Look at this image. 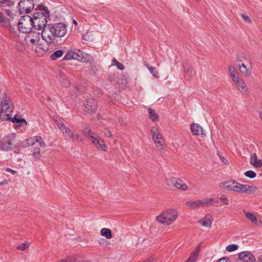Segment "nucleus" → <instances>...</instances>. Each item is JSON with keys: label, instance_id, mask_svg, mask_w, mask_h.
<instances>
[{"label": "nucleus", "instance_id": "f257e3e1", "mask_svg": "<svg viewBox=\"0 0 262 262\" xmlns=\"http://www.w3.org/2000/svg\"><path fill=\"white\" fill-rule=\"evenodd\" d=\"M38 8V11L33 14L31 18L34 28L41 30L46 27L47 19L50 16V12L47 7L42 5H39Z\"/></svg>", "mask_w": 262, "mask_h": 262}, {"label": "nucleus", "instance_id": "f03ea898", "mask_svg": "<svg viewBox=\"0 0 262 262\" xmlns=\"http://www.w3.org/2000/svg\"><path fill=\"white\" fill-rule=\"evenodd\" d=\"M179 216L178 211L174 209H168L163 210L156 216V221L162 225L169 226L173 224Z\"/></svg>", "mask_w": 262, "mask_h": 262}, {"label": "nucleus", "instance_id": "7ed1b4c3", "mask_svg": "<svg viewBox=\"0 0 262 262\" xmlns=\"http://www.w3.org/2000/svg\"><path fill=\"white\" fill-rule=\"evenodd\" d=\"M33 27L31 17L25 15L21 17L18 23V28L23 33H29Z\"/></svg>", "mask_w": 262, "mask_h": 262}, {"label": "nucleus", "instance_id": "20e7f679", "mask_svg": "<svg viewBox=\"0 0 262 262\" xmlns=\"http://www.w3.org/2000/svg\"><path fill=\"white\" fill-rule=\"evenodd\" d=\"M15 134L11 133L3 138L0 143V149L2 150L9 151L15 147L14 144Z\"/></svg>", "mask_w": 262, "mask_h": 262}, {"label": "nucleus", "instance_id": "39448f33", "mask_svg": "<svg viewBox=\"0 0 262 262\" xmlns=\"http://www.w3.org/2000/svg\"><path fill=\"white\" fill-rule=\"evenodd\" d=\"M213 199H204L201 200L189 201L186 202L187 206L190 207L191 209H194L196 208H205L212 205Z\"/></svg>", "mask_w": 262, "mask_h": 262}, {"label": "nucleus", "instance_id": "423d86ee", "mask_svg": "<svg viewBox=\"0 0 262 262\" xmlns=\"http://www.w3.org/2000/svg\"><path fill=\"white\" fill-rule=\"evenodd\" d=\"M51 31L53 32L56 37H62L64 36L67 32V26L63 23H58L54 25H49Z\"/></svg>", "mask_w": 262, "mask_h": 262}, {"label": "nucleus", "instance_id": "0eeeda50", "mask_svg": "<svg viewBox=\"0 0 262 262\" xmlns=\"http://www.w3.org/2000/svg\"><path fill=\"white\" fill-rule=\"evenodd\" d=\"M4 99L1 102L0 116H9L12 112V107L10 100L7 97L6 93L3 94Z\"/></svg>", "mask_w": 262, "mask_h": 262}, {"label": "nucleus", "instance_id": "6e6552de", "mask_svg": "<svg viewBox=\"0 0 262 262\" xmlns=\"http://www.w3.org/2000/svg\"><path fill=\"white\" fill-rule=\"evenodd\" d=\"M34 6L33 0H20L18 3V10L21 14L29 13Z\"/></svg>", "mask_w": 262, "mask_h": 262}, {"label": "nucleus", "instance_id": "1a4fd4ad", "mask_svg": "<svg viewBox=\"0 0 262 262\" xmlns=\"http://www.w3.org/2000/svg\"><path fill=\"white\" fill-rule=\"evenodd\" d=\"M167 185L173 186L176 188L182 191H185L188 189L187 185L181 180L172 178L167 181Z\"/></svg>", "mask_w": 262, "mask_h": 262}, {"label": "nucleus", "instance_id": "9d476101", "mask_svg": "<svg viewBox=\"0 0 262 262\" xmlns=\"http://www.w3.org/2000/svg\"><path fill=\"white\" fill-rule=\"evenodd\" d=\"M23 145L24 147L31 145H39L40 147H45V144L42 141V138L39 136H34L25 140Z\"/></svg>", "mask_w": 262, "mask_h": 262}, {"label": "nucleus", "instance_id": "9b49d317", "mask_svg": "<svg viewBox=\"0 0 262 262\" xmlns=\"http://www.w3.org/2000/svg\"><path fill=\"white\" fill-rule=\"evenodd\" d=\"M56 35L51 31L49 26L44 28L41 32V37L48 44L52 43L55 39Z\"/></svg>", "mask_w": 262, "mask_h": 262}, {"label": "nucleus", "instance_id": "f8f14e48", "mask_svg": "<svg viewBox=\"0 0 262 262\" xmlns=\"http://www.w3.org/2000/svg\"><path fill=\"white\" fill-rule=\"evenodd\" d=\"M238 68L240 72L244 76L249 77L251 76L253 68L251 61H250V63H241V64H238Z\"/></svg>", "mask_w": 262, "mask_h": 262}, {"label": "nucleus", "instance_id": "ddd939ff", "mask_svg": "<svg viewBox=\"0 0 262 262\" xmlns=\"http://www.w3.org/2000/svg\"><path fill=\"white\" fill-rule=\"evenodd\" d=\"M152 139L158 149L160 151L163 150V146L165 142L160 133L154 132L152 134Z\"/></svg>", "mask_w": 262, "mask_h": 262}, {"label": "nucleus", "instance_id": "4468645a", "mask_svg": "<svg viewBox=\"0 0 262 262\" xmlns=\"http://www.w3.org/2000/svg\"><path fill=\"white\" fill-rule=\"evenodd\" d=\"M83 57L82 53L81 51L78 50L77 52H74L70 50L68 51L63 57L64 60H69L71 59L79 60Z\"/></svg>", "mask_w": 262, "mask_h": 262}, {"label": "nucleus", "instance_id": "2eb2a0df", "mask_svg": "<svg viewBox=\"0 0 262 262\" xmlns=\"http://www.w3.org/2000/svg\"><path fill=\"white\" fill-rule=\"evenodd\" d=\"M238 257L244 262H256L255 257L249 251H243L239 253Z\"/></svg>", "mask_w": 262, "mask_h": 262}, {"label": "nucleus", "instance_id": "dca6fc26", "mask_svg": "<svg viewBox=\"0 0 262 262\" xmlns=\"http://www.w3.org/2000/svg\"><path fill=\"white\" fill-rule=\"evenodd\" d=\"M239 193H246L250 194L252 192H255L257 188L255 185H249L247 184H242L239 183Z\"/></svg>", "mask_w": 262, "mask_h": 262}, {"label": "nucleus", "instance_id": "f3484780", "mask_svg": "<svg viewBox=\"0 0 262 262\" xmlns=\"http://www.w3.org/2000/svg\"><path fill=\"white\" fill-rule=\"evenodd\" d=\"M11 121L16 123L14 126L15 129H20L21 127H23V129H26L25 127L27 126V122L25 119L17 118L14 117L11 119Z\"/></svg>", "mask_w": 262, "mask_h": 262}, {"label": "nucleus", "instance_id": "a211bd4d", "mask_svg": "<svg viewBox=\"0 0 262 262\" xmlns=\"http://www.w3.org/2000/svg\"><path fill=\"white\" fill-rule=\"evenodd\" d=\"M97 102L93 99L88 100L84 104V110L86 112L91 113L97 110Z\"/></svg>", "mask_w": 262, "mask_h": 262}, {"label": "nucleus", "instance_id": "6ab92c4d", "mask_svg": "<svg viewBox=\"0 0 262 262\" xmlns=\"http://www.w3.org/2000/svg\"><path fill=\"white\" fill-rule=\"evenodd\" d=\"M213 221V217L210 214H207L199 221V223L204 227H210Z\"/></svg>", "mask_w": 262, "mask_h": 262}, {"label": "nucleus", "instance_id": "aec40b11", "mask_svg": "<svg viewBox=\"0 0 262 262\" xmlns=\"http://www.w3.org/2000/svg\"><path fill=\"white\" fill-rule=\"evenodd\" d=\"M237 89L242 93L246 92L247 90L246 84L242 78H238L233 81Z\"/></svg>", "mask_w": 262, "mask_h": 262}, {"label": "nucleus", "instance_id": "412c9836", "mask_svg": "<svg viewBox=\"0 0 262 262\" xmlns=\"http://www.w3.org/2000/svg\"><path fill=\"white\" fill-rule=\"evenodd\" d=\"M250 163L255 168H259L262 166V159H258L255 153L252 154L250 156Z\"/></svg>", "mask_w": 262, "mask_h": 262}, {"label": "nucleus", "instance_id": "4be33fe9", "mask_svg": "<svg viewBox=\"0 0 262 262\" xmlns=\"http://www.w3.org/2000/svg\"><path fill=\"white\" fill-rule=\"evenodd\" d=\"M201 246L199 245L191 252L190 257L185 261V262H195L199 255Z\"/></svg>", "mask_w": 262, "mask_h": 262}, {"label": "nucleus", "instance_id": "5701e85b", "mask_svg": "<svg viewBox=\"0 0 262 262\" xmlns=\"http://www.w3.org/2000/svg\"><path fill=\"white\" fill-rule=\"evenodd\" d=\"M234 180L222 182L219 184V186L224 189L232 191Z\"/></svg>", "mask_w": 262, "mask_h": 262}, {"label": "nucleus", "instance_id": "b1692460", "mask_svg": "<svg viewBox=\"0 0 262 262\" xmlns=\"http://www.w3.org/2000/svg\"><path fill=\"white\" fill-rule=\"evenodd\" d=\"M228 71L233 81L239 77L238 73L232 65L228 66Z\"/></svg>", "mask_w": 262, "mask_h": 262}, {"label": "nucleus", "instance_id": "393cba45", "mask_svg": "<svg viewBox=\"0 0 262 262\" xmlns=\"http://www.w3.org/2000/svg\"><path fill=\"white\" fill-rule=\"evenodd\" d=\"M244 212L248 220L250 221L252 223L255 225H258L257 218L254 213L245 211H244Z\"/></svg>", "mask_w": 262, "mask_h": 262}, {"label": "nucleus", "instance_id": "a878e982", "mask_svg": "<svg viewBox=\"0 0 262 262\" xmlns=\"http://www.w3.org/2000/svg\"><path fill=\"white\" fill-rule=\"evenodd\" d=\"M101 235L106 239H111L112 237V232L110 229L104 228L100 230Z\"/></svg>", "mask_w": 262, "mask_h": 262}, {"label": "nucleus", "instance_id": "bb28decb", "mask_svg": "<svg viewBox=\"0 0 262 262\" xmlns=\"http://www.w3.org/2000/svg\"><path fill=\"white\" fill-rule=\"evenodd\" d=\"M60 81L64 87H69L70 85V81L68 77L63 73L60 74Z\"/></svg>", "mask_w": 262, "mask_h": 262}, {"label": "nucleus", "instance_id": "cd10ccee", "mask_svg": "<svg viewBox=\"0 0 262 262\" xmlns=\"http://www.w3.org/2000/svg\"><path fill=\"white\" fill-rule=\"evenodd\" d=\"M34 35L31 36V34L28 35V37L30 38V41L31 43L34 45L37 44L40 41V35L39 33H34Z\"/></svg>", "mask_w": 262, "mask_h": 262}, {"label": "nucleus", "instance_id": "c85d7f7f", "mask_svg": "<svg viewBox=\"0 0 262 262\" xmlns=\"http://www.w3.org/2000/svg\"><path fill=\"white\" fill-rule=\"evenodd\" d=\"M88 136L94 144L96 145L98 144V137L96 133L94 132H88Z\"/></svg>", "mask_w": 262, "mask_h": 262}, {"label": "nucleus", "instance_id": "c756f323", "mask_svg": "<svg viewBox=\"0 0 262 262\" xmlns=\"http://www.w3.org/2000/svg\"><path fill=\"white\" fill-rule=\"evenodd\" d=\"M64 53V51L61 50L56 51L51 54L50 58L53 60H55L61 57L63 55Z\"/></svg>", "mask_w": 262, "mask_h": 262}, {"label": "nucleus", "instance_id": "7c9ffc66", "mask_svg": "<svg viewBox=\"0 0 262 262\" xmlns=\"http://www.w3.org/2000/svg\"><path fill=\"white\" fill-rule=\"evenodd\" d=\"M146 67L147 69L149 71L150 73L156 78H159V76L158 75V70L155 67H153L150 66L149 64H146Z\"/></svg>", "mask_w": 262, "mask_h": 262}, {"label": "nucleus", "instance_id": "2f4dec72", "mask_svg": "<svg viewBox=\"0 0 262 262\" xmlns=\"http://www.w3.org/2000/svg\"><path fill=\"white\" fill-rule=\"evenodd\" d=\"M251 60L245 56H239L236 60L237 64L243 63H250Z\"/></svg>", "mask_w": 262, "mask_h": 262}, {"label": "nucleus", "instance_id": "473e14b6", "mask_svg": "<svg viewBox=\"0 0 262 262\" xmlns=\"http://www.w3.org/2000/svg\"><path fill=\"white\" fill-rule=\"evenodd\" d=\"M39 145H36L33 150L32 155L36 159H39L40 157V149Z\"/></svg>", "mask_w": 262, "mask_h": 262}, {"label": "nucleus", "instance_id": "72a5a7b5", "mask_svg": "<svg viewBox=\"0 0 262 262\" xmlns=\"http://www.w3.org/2000/svg\"><path fill=\"white\" fill-rule=\"evenodd\" d=\"M148 112L149 113V118L152 121H156L158 120L159 116L154 110L149 108L148 110Z\"/></svg>", "mask_w": 262, "mask_h": 262}, {"label": "nucleus", "instance_id": "f704fd0d", "mask_svg": "<svg viewBox=\"0 0 262 262\" xmlns=\"http://www.w3.org/2000/svg\"><path fill=\"white\" fill-rule=\"evenodd\" d=\"M191 131H202L203 128L198 123H192L190 125Z\"/></svg>", "mask_w": 262, "mask_h": 262}, {"label": "nucleus", "instance_id": "c9c22d12", "mask_svg": "<svg viewBox=\"0 0 262 262\" xmlns=\"http://www.w3.org/2000/svg\"><path fill=\"white\" fill-rule=\"evenodd\" d=\"M238 248V246L236 244L229 245L226 247V250L228 252H233L236 250Z\"/></svg>", "mask_w": 262, "mask_h": 262}, {"label": "nucleus", "instance_id": "e433bc0d", "mask_svg": "<svg viewBox=\"0 0 262 262\" xmlns=\"http://www.w3.org/2000/svg\"><path fill=\"white\" fill-rule=\"evenodd\" d=\"M30 243L28 242H25L23 244L19 245L17 247V249L18 250H21V251H25L26 250L29 246Z\"/></svg>", "mask_w": 262, "mask_h": 262}, {"label": "nucleus", "instance_id": "4c0bfd02", "mask_svg": "<svg viewBox=\"0 0 262 262\" xmlns=\"http://www.w3.org/2000/svg\"><path fill=\"white\" fill-rule=\"evenodd\" d=\"M244 174L246 177L251 179L254 178L256 176V173L254 171L251 170L246 171L244 173Z\"/></svg>", "mask_w": 262, "mask_h": 262}, {"label": "nucleus", "instance_id": "58836bf2", "mask_svg": "<svg viewBox=\"0 0 262 262\" xmlns=\"http://www.w3.org/2000/svg\"><path fill=\"white\" fill-rule=\"evenodd\" d=\"M113 64L116 66L119 70H123L124 69V66L120 62L117 61L116 59L112 60Z\"/></svg>", "mask_w": 262, "mask_h": 262}, {"label": "nucleus", "instance_id": "ea45409f", "mask_svg": "<svg viewBox=\"0 0 262 262\" xmlns=\"http://www.w3.org/2000/svg\"><path fill=\"white\" fill-rule=\"evenodd\" d=\"M67 136L71 137L73 140L79 139L77 132H66Z\"/></svg>", "mask_w": 262, "mask_h": 262}, {"label": "nucleus", "instance_id": "a19ab883", "mask_svg": "<svg viewBox=\"0 0 262 262\" xmlns=\"http://www.w3.org/2000/svg\"><path fill=\"white\" fill-rule=\"evenodd\" d=\"M56 124L58 127V128L61 130H65V131H67L68 128L66 126V125L61 122L56 121ZM70 130V129L68 128Z\"/></svg>", "mask_w": 262, "mask_h": 262}, {"label": "nucleus", "instance_id": "79ce46f5", "mask_svg": "<svg viewBox=\"0 0 262 262\" xmlns=\"http://www.w3.org/2000/svg\"><path fill=\"white\" fill-rule=\"evenodd\" d=\"M58 262H77V259L75 257H67L58 261Z\"/></svg>", "mask_w": 262, "mask_h": 262}, {"label": "nucleus", "instance_id": "37998d69", "mask_svg": "<svg viewBox=\"0 0 262 262\" xmlns=\"http://www.w3.org/2000/svg\"><path fill=\"white\" fill-rule=\"evenodd\" d=\"M239 183L234 180L232 191L239 193Z\"/></svg>", "mask_w": 262, "mask_h": 262}, {"label": "nucleus", "instance_id": "c03bdc74", "mask_svg": "<svg viewBox=\"0 0 262 262\" xmlns=\"http://www.w3.org/2000/svg\"><path fill=\"white\" fill-rule=\"evenodd\" d=\"M17 49L20 52L23 51L25 49V46L24 43L19 42H17L16 45Z\"/></svg>", "mask_w": 262, "mask_h": 262}, {"label": "nucleus", "instance_id": "a18cd8bd", "mask_svg": "<svg viewBox=\"0 0 262 262\" xmlns=\"http://www.w3.org/2000/svg\"><path fill=\"white\" fill-rule=\"evenodd\" d=\"M217 154L219 156V157H220V158L221 159V160L222 161V162L224 164H225V165H228L229 164V161L225 158H224V157H223L221 155H220V154L219 151L217 152Z\"/></svg>", "mask_w": 262, "mask_h": 262}, {"label": "nucleus", "instance_id": "49530a36", "mask_svg": "<svg viewBox=\"0 0 262 262\" xmlns=\"http://www.w3.org/2000/svg\"><path fill=\"white\" fill-rule=\"evenodd\" d=\"M220 200L221 201L223 202V203L225 205H228L229 204V201L227 197L222 195L220 198Z\"/></svg>", "mask_w": 262, "mask_h": 262}, {"label": "nucleus", "instance_id": "de8ad7c7", "mask_svg": "<svg viewBox=\"0 0 262 262\" xmlns=\"http://www.w3.org/2000/svg\"><path fill=\"white\" fill-rule=\"evenodd\" d=\"M183 69L185 72L189 73L190 71V66L187 63H184Z\"/></svg>", "mask_w": 262, "mask_h": 262}, {"label": "nucleus", "instance_id": "09e8293b", "mask_svg": "<svg viewBox=\"0 0 262 262\" xmlns=\"http://www.w3.org/2000/svg\"><path fill=\"white\" fill-rule=\"evenodd\" d=\"M110 244V243L109 242H107L104 238H101L99 240V244L101 245L107 246Z\"/></svg>", "mask_w": 262, "mask_h": 262}, {"label": "nucleus", "instance_id": "8fccbe9b", "mask_svg": "<svg viewBox=\"0 0 262 262\" xmlns=\"http://www.w3.org/2000/svg\"><path fill=\"white\" fill-rule=\"evenodd\" d=\"M194 136H200L201 138H204L206 134L204 132H192Z\"/></svg>", "mask_w": 262, "mask_h": 262}, {"label": "nucleus", "instance_id": "3c124183", "mask_svg": "<svg viewBox=\"0 0 262 262\" xmlns=\"http://www.w3.org/2000/svg\"><path fill=\"white\" fill-rule=\"evenodd\" d=\"M103 141H100L99 140V147L101 148L102 150H106L107 147L105 144H103Z\"/></svg>", "mask_w": 262, "mask_h": 262}, {"label": "nucleus", "instance_id": "603ef678", "mask_svg": "<svg viewBox=\"0 0 262 262\" xmlns=\"http://www.w3.org/2000/svg\"><path fill=\"white\" fill-rule=\"evenodd\" d=\"M217 262H230V260L227 257H223L219 259Z\"/></svg>", "mask_w": 262, "mask_h": 262}, {"label": "nucleus", "instance_id": "864d4df0", "mask_svg": "<svg viewBox=\"0 0 262 262\" xmlns=\"http://www.w3.org/2000/svg\"><path fill=\"white\" fill-rule=\"evenodd\" d=\"M242 17L244 21L246 23H250L251 22L250 19L248 16L245 14H242Z\"/></svg>", "mask_w": 262, "mask_h": 262}, {"label": "nucleus", "instance_id": "5fc2aeb1", "mask_svg": "<svg viewBox=\"0 0 262 262\" xmlns=\"http://www.w3.org/2000/svg\"><path fill=\"white\" fill-rule=\"evenodd\" d=\"M0 23H3L4 24H6V23H7V20L5 18L4 15L1 12H0Z\"/></svg>", "mask_w": 262, "mask_h": 262}, {"label": "nucleus", "instance_id": "6e6d98bb", "mask_svg": "<svg viewBox=\"0 0 262 262\" xmlns=\"http://www.w3.org/2000/svg\"><path fill=\"white\" fill-rule=\"evenodd\" d=\"M2 6H6L10 5V2L9 0H2L1 2Z\"/></svg>", "mask_w": 262, "mask_h": 262}, {"label": "nucleus", "instance_id": "4d7b16f0", "mask_svg": "<svg viewBox=\"0 0 262 262\" xmlns=\"http://www.w3.org/2000/svg\"><path fill=\"white\" fill-rule=\"evenodd\" d=\"M5 171H7V172H10L13 174H14L16 173V171L15 170H12V169H10L9 168H6L5 169Z\"/></svg>", "mask_w": 262, "mask_h": 262}, {"label": "nucleus", "instance_id": "13d9d810", "mask_svg": "<svg viewBox=\"0 0 262 262\" xmlns=\"http://www.w3.org/2000/svg\"><path fill=\"white\" fill-rule=\"evenodd\" d=\"M6 14L9 16H11L12 17V14H13V13H12V11L10 10H6Z\"/></svg>", "mask_w": 262, "mask_h": 262}, {"label": "nucleus", "instance_id": "bf43d9fd", "mask_svg": "<svg viewBox=\"0 0 262 262\" xmlns=\"http://www.w3.org/2000/svg\"><path fill=\"white\" fill-rule=\"evenodd\" d=\"M8 183V181L6 180H5L3 181L2 182H0V185H6V184H7Z\"/></svg>", "mask_w": 262, "mask_h": 262}, {"label": "nucleus", "instance_id": "052dcab7", "mask_svg": "<svg viewBox=\"0 0 262 262\" xmlns=\"http://www.w3.org/2000/svg\"><path fill=\"white\" fill-rule=\"evenodd\" d=\"M258 262H262V256H260L258 257Z\"/></svg>", "mask_w": 262, "mask_h": 262}, {"label": "nucleus", "instance_id": "680f3d73", "mask_svg": "<svg viewBox=\"0 0 262 262\" xmlns=\"http://www.w3.org/2000/svg\"><path fill=\"white\" fill-rule=\"evenodd\" d=\"M259 116L261 120L262 121V111L259 112Z\"/></svg>", "mask_w": 262, "mask_h": 262}, {"label": "nucleus", "instance_id": "e2e57ef3", "mask_svg": "<svg viewBox=\"0 0 262 262\" xmlns=\"http://www.w3.org/2000/svg\"><path fill=\"white\" fill-rule=\"evenodd\" d=\"M46 51H47V49H45V50L42 49V52L40 54L43 55V54H45L46 52Z\"/></svg>", "mask_w": 262, "mask_h": 262}, {"label": "nucleus", "instance_id": "0e129e2a", "mask_svg": "<svg viewBox=\"0 0 262 262\" xmlns=\"http://www.w3.org/2000/svg\"><path fill=\"white\" fill-rule=\"evenodd\" d=\"M105 135L106 136H111V132H106V134H105Z\"/></svg>", "mask_w": 262, "mask_h": 262}, {"label": "nucleus", "instance_id": "69168bd1", "mask_svg": "<svg viewBox=\"0 0 262 262\" xmlns=\"http://www.w3.org/2000/svg\"><path fill=\"white\" fill-rule=\"evenodd\" d=\"M73 23L75 25L77 24V22L75 19H73Z\"/></svg>", "mask_w": 262, "mask_h": 262}, {"label": "nucleus", "instance_id": "338daca9", "mask_svg": "<svg viewBox=\"0 0 262 262\" xmlns=\"http://www.w3.org/2000/svg\"><path fill=\"white\" fill-rule=\"evenodd\" d=\"M41 50L40 48L38 47V48H37V49H36V52H38V50Z\"/></svg>", "mask_w": 262, "mask_h": 262}, {"label": "nucleus", "instance_id": "774afa93", "mask_svg": "<svg viewBox=\"0 0 262 262\" xmlns=\"http://www.w3.org/2000/svg\"><path fill=\"white\" fill-rule=\"evenodd\" d=\"M77 262H91V261H78V260L77 259Z\"/></svg>", "mask_w": 262, "mask_h": 262}]
</instances>
